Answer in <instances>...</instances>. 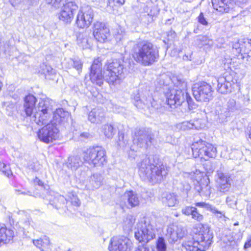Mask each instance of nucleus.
<instances>
[{"instance_id": "0e129e2a", "label": "nucleus", "mask_w": 251, "mask_h": 251, "mask_svg": "<svg viewBox=\"0 0 251 251\" xmlns=\"http://www.w3.org/2000/svg\"><path fill=\"white\" fill-rule=\"evenodd\" d=\"M202 39H202L203 40H206L207 39V37H203Z\"/></svg>"}, {"instance_id": "2f4dec72", "label": "nucleus", "mask_w": 251, "mask_h": 251, "mask_svg": "<svg viewBox=\"0 0 251 251\" xmlns=\"http://www.w3.org/2000/svg\"><path fill=\"white\" fill-rule=\"evenodd\" d=\"M101 130L105 137L108 139H112L116 132V130L114 126L108 124L103 125L101 126Z\"/></svg>"}, {"instance_id": "680f3d73", "label": "nucleus", "mask_w": 251, "mask_h": 251, "mask_svg": "<svg viewBox=\"0 0 251 251\" xmlns=\"http://www.w3.org/2000/svg\"><path fill=\"white\" fill-rule=\"evenodd\" d=\"M205 205H206V204L204 202H198L196 203V205L197 206H204Z\"/></svg>"}, {"instance_id": "c756f323", "label": "nucleus", "mask_w": 251, "mask_h": 251, "mask_svg": "<svg viewBox=\"0 0 251 251\" xmlns=\"http://www.w3.org/2000/svg\"><path fill=\"white\" fill-rule=\"evenodd\" d=\"M35 246L42 251H47L50 247V241L49 237L44 236L37 240H33Z\"/></svg>"}, {"instance_id": "a18cd8bd", "label": "nucleus", "mask_w": 251, "mask_h": 251, "mask_svg": "<svg viewBox=\"0 0 251 251\" xmlns=\"http://www.w3.org/2000/svg\"><path fill=\"white\" fill-rule=\"evenodd\" d=\"M207 207L212 212L215 214H217V216L220 218H222L223 216H224V213L223 212L219 211L215 207L211 205H207Z\"/></svg>"}, {"instance_id": "3c124183", "label": "nucleus", "mask_w": 251, "mask_h": 251, "mask_svg": "<svg viewBox=\"0 0 251 251\" xmlns=\"http://www.w3.org/2000/svg\"><path fill=\"white\" fill-rule=\"evenodd\" d=\"M134 251H153L146 246H139Z\"/></svg>"}, {"instance_id": "79ce46f5", "label": "nucleus", "mask_w": 251, "mask_h": 251, "mask_svg": "<svg viewBox=\"0 0 251 251\" xmlns=\"http://www.w3.org/2000/svg\"><path fill=\"white\" fill-rule=\"evenodd\" d=\"M125 0H109L108 6L111 7H119L125 3Z\"/></svg>"}, {"instance_id": "dca6fc26", "label": "nucleus", "mask_w": 251, "mask_h": 251, "mask_svg": "<svg viewBox=\"0 0 251 251\" xmlns=\"http://www.w3.org/2000/svg\"><path fill=\"white\" fill-rule=\"evenodd\" d=\"M62 5L59 18L66 24H70L74 18L75 13L78 9V6L73 1L65 2Z\"/></svg>"}, {"instance_id": "393cba45", "label": "nucleus", "mask_w": 251, "mask_h": 251, "mask_svg": "<svg viewBox=\"0 0 251 251\" xmlns=\"http://www.w3.org/2000/svg\"><path fill=\"white\" fill-rule=\"evenodd\" d=\"M14 236V231L10 228H0V244L8 243L12 240Z\"/></svg>"}, {"instance_id": "e2e57ef3", "label": "nucleus", "mask_w": 251, "mask_h": 251, "mask_svg": "<svg viewBox=\"0 0 251 251\" xmlns=\"http://www.w3.org/2000/svg\"><path fill=\"white\" fill-rule=\"evenodd\" d=\"M183 1H185V2H191V0H182Z\"/></svg>"}, {"instance_id": "f3484780", "label": "nucleus", "mask_w": 251, "mask_h": 251, "mask_svg": "<svg viewBox=\"0 0 251 251\" xmlns=\"http://www.w3.org/2000/svg\"><path fill=\"white\" fill-rule=\"evenodd\" d=\"M93 35L97 41L104 43L110 35L109 29L104 23L97 22L93 26Z\"/></svg>"}, {"instance_id": "2eb2a0df", "label": "nucleus", "mask_w": 251, "mask_h": 251, "mask_svg": "<svg viewBox=\"0 0 251 251\" xmlns=\"http://www.w3.org/2000/svg\"><path fill=\"white\" fill-rule=\"evenodd\" d=\"M237 109L236 101L233 99H229L227 103L222 106H219L216 109L220 122L224 123L227 121V118Z\"/></svg>"}, {"instance_id": "6e6d98bb", "label": "nucleus", "mask_w": 251, "mask_h": 251, "mask_svg": "<svg viewBox=\"0 0 251 251\" xmlns=\"http://www.w3.org/2000/svg\"><path fill=\"white\" fill-rule=\"evenodd\" d=\"M6 46L7 45L4 44V41L0 38V52L1 51H5Z\"/></svg>"}, {"instance_id": "6e6552de", "label": "nucleus", "mask_w": 251, "mask_h": 251, "mask_svg": "<svg viewBox=\"0 0 251 251\" xmlns=\"http://www.w3.org/2000/svg\"><path fill=\"white\" fill-rule=\"evenodd\" d=\"M83 160L93 167H100L107 162L105 150L101 147L89 148L83 152Z\"/></svg>"}, {"instance_id": "473e14b6", "label": "nucleus", "mask_w": 251, "mask_h": 251, "mask_svg": "<svg viewBox=\"0 0 251 251\" xmlns=\"http://www.w3.org/2000/svg\"><path fill=\"white\" fill-rule=\"evenodd\" d=\"M144 11L148 15L152 17L156 16L159 13L157 7L151 0L147 2L146 6L144 8Z\"/></svg>"}, {"instance_id": "39448f33", "label": "nucleus", "mask_w": 251, "mask_h": 251, "mask_svg": "<svg viewBox=\"0 0 251 251\" xmlns=\"http://www.w3.org/2000/svg\"><path fill=\"white\" fill-rule=\"evenodd\" d=\"M174 86L166 94L168 104L170 107H176L185 101L187 84L185 80L179 76L174 77Z\"/></svg>"}, {"instance_id": "69168bd1", "label": "nucleus", "mask_w": 251, "mask_h": 251, "mask_svg": "<svg viewBox=\"0 0 251 251\" xmlns=\"http://www.w3.org/2000/svg\"><path fill=\"white\" fill-rule=\"evenodd\" d=\"M249 138L251 140V133L249 134Z\"/></svg>"}, {"instance_id": "338daca9", "label": "nucleus", "mask_w": 251, "mask_h": 251, "mask_svg": "<svg viewBox=\"0 0 251 251\" xmlns=\"http://www.w3.org/2000/svg\"><path fill=\"white\" fill-rule=\"evenodd\" d=\"M238 225V223H235L234 224V225Z\"/></svg>"}, {"instance_id": "864d4df0", "label": "nucleus", "mask_w": 251, "mask_h": 251, "mask_svg": "<svg viewBox=\"0 0 251 251\" xmlns=\"http://www.w3.org/2000/svg\"><path fill=\"white\" fill-rule=\"evenodd\" d=\"M115 40H116L117 42L120 43L121 42H122V40L124 38V35L122 34H120V33H118L115 35Z\"/></svg>"}, {"instance_id": "5701e85b", "label": "nucleus", "mask_w": 251, "mask_h": 251, "mask_svg": "<svg viewBox=\"0 0 251 251\" xmlns=\"http://www.w3.org/2000/svg\"><path fill=\"white\" fill-rule=\"evenodd\" d=\"M103 177L100 174L95 173L91 175L86 184L87 189L94 190L99 189L103 184Z\"/></svg>"}, {"instance_id": "9b49d317", "label": "nucleus", "mask_w": 251, "mask_h": 251, "mask_svg": "<svg viewBox=\"0 0 251 251\" xmlns=\"http://www.w3.org/2000/svg\"><path fill=\"white\" fill-rule=\"evenodd\" d=\"M212 88L205 82L195 84L192 87L193 95L197 101H208L212 97Z\"/></svg>"}, {"instance_id": "de8ad7c7", "label": "nucleus", "mask_w": 251, "mask_h": 251, "mask_svg": "<svg viewBox=\"0 0 251 251\" xmlns=\"http://www.w3.org/2000/svg\"><path fill=\"white\" fill-rule=\"evenodd\" d=\"M198 20L199 23L203 25H207L208 24V23L207 21L206 18L204 16L202 12H201L199 16L198 17Z\"/></svg>"}, {"instance_id": "412c9836", "label": "nucleus", "mask_w": 251, "mask_h": 251, "mask_svg": "<svg viewBox=\"0 0 251 251\" xmlns=\"http://www.w3.org/2000/svg\"><path fill=\"white\" fill-rule=\"evenodd\" d=\"M122 199L125 205L129 208L138 206L141 201V198L133 191L126 192Z\"/></svg>"}, {"instance_id": "e433bc0d", "label": "nucleus", "mask_w": 251, "mask_h": 251, "mask_svg": "<svg viewBox=\"0 0 251 251\" xmlns=\"http://www.w3.org/2000/svg\"><path fill=\"white\" fill-rule=\"evenodd\" d=\"M44 1L54 8L58 9L66 2V0H44Z\"/></svg>"}, {"instance_id": "f257e3e1", "label": "nucleus", "mask_w": 251, "mask_h": 251, "mask_svg": "<svg viewBox=\"0 0 251 251\" xmlns=\"http://www.w3.org/2000/svg\"><path fill=\"white\" fill-rule=\"evenodd\" d=\"M102 73L101 63L95 59L91 67L90 78L93 83L100 86L104 79L110 85L119 84L125 77L124 61L114 59L108 61L104 67Z\"/></svg>"}, {"instance_id": "423d86ee", "label": "nucleus", "mask_w": 251, "mask_h": 251, "mask_svg": "<svg viewBox=\"0 0 251 251\" xmlns=\"http://www.w3.org/2000/svg\"><path fill=\"white\" fill-rule=\"evenodd\" d=\"M212 238V233L206 228L195 234L193 240L185 241L182 247L186 251H205L211 245Z\"/></svg>"}, {"instance_id": "603ef678", "label": "nucleus", "mask_w": 251, "mask_h": 251, "mask_svg": "<svg viewBox=\"0 0 251 251\" xmlns=\"http://www.w3.org/2000/svg\"><path fill=\"white\" fill-rule=\"evenodd\" d=\"M251 247V236L247 238V241H246V242L244 244V248L245 250H247L249 248H250Z\"/></svg>"}, {"instance_id": "ddd939ff", "label": "nucleus", "mask_w": 251, "mask_h": 251, "mask_svg": "<svg viewBox=\"0 0 251 251\" xmlns=\"http://www.w3.org/2000/svg\"><path fill=\"white\" fill-rule=\"evenodd\" d=\"M153 135L145 129H138L135 132L134 144L141 148L147 149L151 144Z\"/></svg>"}, {"instance_id": "aec40b11", "label": "nucleus", "mask_w": 251, "mask_h": 251, "mask_svg": "<svg viewBox=\"0 0 251 251\" xmlns=\"http://www.w3.org/2000/svg\"><path fill=\"white\" fill-rule=\"evenodd\" d=\"M230 77H219L217 79V91L221 94H227L232 92L235 83L230 80Z\"/></svg>"}, {"instance_id": "f03ea898", "label": "nucleus", "mask_w": 251, "mask_h": 251, "mask_svg": "<svg viewBox=\"0 0 251 251\" xmlns=\"http://www.w3.org/2000/svg\"><path fill=\"white\" fill-rule=\"evenodd\" d=\"M36 98L28 95L25 99L24 108L27 116L39 126L50 122L52 113L51 102L49 99L41 100L35 106Z\"/></svg>"}, {"instance_id": "c9c22d12", "label": "nucleus", "mask_w": 251, "mask_h": 251, "mask_svg": "<svg viewBox=\"0 0 251 251\" xmlns=\"http://www.w3.org/2000/svg\"><path fill=\"white\" fill-rule=\"evenodd\" d=\"M135 223V219L131 215L127 216L124 221L123 228L125 230L129 231L131 230L133 225Z\"/></svg>"}, {"instance_id": "5fc2aeb1", "label": "nucleus", "mask_w": 251, "mask_h": 251, "mask_svg": "<svg viewBox=\"0 0 251 251\" xmlns=\"http://www.w3.org/2000/svg\"><path fill=\"white\" fill-rule=\"evenodd\" d=\"M246 210L247 216L251 222V203H249L247 205Z\"/></svg>"}, {"instance_id": "7c9ffc66", "label": "nucleus", "mask_w": 251, "mask_h": 251, "mask_svg": "<svg viewBox=\"0 0 251 251\" xmlns=\"http://www.w3.org/2000/svg\"><path fill=\"white\" fill-rule=\"evenodd\" d=\"M163 202L169 207L175 206L178 203L177 196L174 193L166 194L163 197Z\"/></svg>"}, {"instance_id": "a19ab883", "label": "nucleus", "mask_w": 251, "mask_h": 251, "mask_svg": "<svg viewBox=\"0 0 251 251\" xmlns=\"http://www.w3.org/2000/svg\"><path fill=\"white\" fill-rule=\"evenodd\" d=\"M118 145L121 147H125L127 144V141L125 139L123 133L119 132Z\"/></svg>"}, {"instance_id": "0eeeda50", "label": "nucleus", "mask_w": 251, "mask_h": 251, "mask_svg": "<svg viewBox=\"0 0 251 251\" xmlns=\"http://www.w3.org/2000/svg\"><path fill=\"white\" fill-rule=\"evenodd\" d=\"M192 150L195 158L200 157L205 160L209 158H215L217 155L216 148L201 139L195 138L192 145Z\"/></svg>"}, {"instance_id": "c85d7f7f", "label": "nucleus", "mask_w": 251, "mask_h": 251, "mask_svg": "<svg viewBox=\"0 0 251 251\" xmlns=\"http://www.w3.org/2000/svg\"><path fill=\"white\" fill-rule=\"evenodd\" d=\"M65 66L69 69H75L77 73L80 74L82 71L83 62L79 58H70L66 62Z\"/></svg>"}, {"instance_id": "a878e982", "label": "nucleus", "mask_w": 251, "mask_h": 251, "mask_svg": "<svg viewBox=\"0 0 251 251\" xmlns=\"http://www.w3.org/2000/svg\"><path fill=\"white\" fill-rule=\"evenodd\" d=\"M83 162L78 155H72L68 157L66 162L67 167L73 170H76L82 165Z\"/></svg>"}, {"instance_id": "72a5a7b5", "label": "nucleus", "mask_w": 251, "mask_h": 251, "mask_svg": "<svg viewBox=\"0 0 251 251\" xmlns=\"http://www.w3.org/2000/svg\"><path fill=\"white\" fill-rule=\"evenodd\" d=\"M195 189L201 196L209 197L211 193V187L208 184H199Z\"/></svg>"}, {"instance_id": "4d7b16f0", "label": "nucleus", "mask_w": 251, "mask_h": 251, "mask_svg": "<svg viewBox=\"0 0 251 251\" xmlns=\"http://www.w3.org/2000/svg\"><path fill=\"white\" fill-rule=\"evenodd\" d=\"M47 68V72H44L46 76H47L48 75H50L54 73V71L53 70L52 68H51L50 66H46Z\"/></svg>"}, {"instance_id": "f8f14e48", "label": "nucleus", "mask_w": 251, "mask_h": 251, "mask_svg": "<svg viewBox=\"0 0 251 251\" xmlns=\"http://www.w3.org/2000/svg\"><path fill=\"white\" fill-rule=\"evenodd\" d=\"M94 13L92 8L87 5L81 7L76 17L75 24L80 28L88 27L92 23Z\"/></svg>"}, {"instance_id": "b1692460", "label": "nucleus", "mask_w": 251, "mask_h": 251, "mask_svg": "<svg viewBox=\"0 0 251 251\" xmlns=\"http://www.w3.org/2000/svg\"><path fill=\"white\" fill-rule=\"evenodd\" d=\"M105 117L104 110L100 107L93 108L88 114V119L93 124H100Z\"/></svg>"}, {"instance_id": "4be33fe9", "label": "nucleus", "mask_w": 251, "mask_h": 251, "mask_svg": "<svg viewBox=\"0 0 251 251\" xmlns=\"http://www.w3.org/2000/svg\"><path fill=\"white\" fill-rule=\"evenodd\" d=\"M70 113L64 109L59 108L57 109L53 114V120L51 122L57 126V124H64L67 123L69 118Z\"/></svg>"}, {"instance_id": "7ed1b4c3", "label": "nucleus", "mask_w": 251, "mask_h": 251, "mask_svg": "<svg viewBox=\"0 0 251 251\" xmlns=\"http://www.w3.org/2000/svg\"><path fill=\"white\" fill-rule=\"evenodd\" d=\"M131 53L134 60L144 66L152 65L159 57V51L156 47L147 40L141 41L134 44Z\"/></svg>"}, {"instance_id": "49530a36", "label": "nucleus", "mask_w": 251, "mask_h": 251, "mask_svg": "<svg viewBox=\"0 0 251 251\" xmlns=\"http://www.w3.org/2000/svg\"><path fill=\"white\" fill-rule=\"evenodd\" d=\"M92 135L88 132H82L78 137V139L81 141H85L86 140L92 138Z\"/></svg>"}, {"instance_id": "6ab92c4d", "label": "nucleus", "mask_w": 251, "mask_h": 251, "mask_svg": "<svg viewBox=\"0 0 251 251\" xmlns=\"http://www.w3.org/2000/svg\"><path fill=\"white\" fill-rule=\"evenodd\" d=\"M186 234V229L181 226H173L167 228L166 236L170 243H174Z\"/></svg>"}, {"instance_id": "20e7f679", "label": "nucleus", "mask_w": 251, "mask_h": 251, "mask_svg": "<svg viewBox=\"0 0 251 251\" xmlns=\"http://www.w3.org/2000/svg\"><path fill=\"white\" fill-rule=\"evenodd\" d=\"M138 166L140 176L153 183L160 182L167 174L165 166L157 158L146 157Z\"/></svg>"}, {"instance_id": "bf43d9fd", "label": "nucleus", "mask_w": 251, "mask_h": 251, "mask_svg": "<svg viewBox=\"0 0 251 251\" xmlns=\"http://www.w3.org/2000/svg\"><path fill=\"white\" fill-rule=\"evenodd\" d=\"M191 189V186L188 183H186L184 185L183 190L185 192L189 191Z\"/></svg>"}, {"instance_id": "cd10ccee", "label": "nucleus", "mask_w": 251, "mask_h": 251, "mask_svg": "<svg viewBox=\"0 0 251 251\" xmlns=\"http://www.w3.org/2000/svg\"><path fill=\"white\" fill-rule=\"evenodd\" d=\"M89 33L87 31L79 33L77 36V44L83 49H88L91 47L88 39Z\"/></svg>"}, {"instance_id": "9d476101", "label": "nucleus", "mask_w": 251, "mask_h": 251, "mask_svg": "<svg viewBox=\"0 0 251 251\" xmlns=\"http://www.w3.org/2000/svg\"><path fill=\"white\" fill-rule=\"evenodd\" d=\"M43 126H44L39 130L37 133L40 141L50 143L56 140L59 131L57 126L51 121Z\"/></svg>"}, {"instance_id": "f704fd0d", "label": "nucleus", "mask_w": 251, "mask_h": 251, "mask_svg": "<svg viewBox=\"0 0 251 251\" xmlns=\"http://www.w3.org/2000/svg\"><path fill=\"white\" fill-rule=\"evenodd\" d=\"M143 104L147 106L148 108L150 107L158 108V106L152 97L149 95L148 93V96L143 95L141 97V104Z\"/></svg>"}, {"instance_id": "4468645a", "label": "nucleus", "mask_w": 251, "mask_h": 251, "mask_svg": "<svg viewBox=\"0 0 251 251\" xmlns=\"http://www.w3.org/2000/svg\"><path fill=\"white\" fill-rule=\"evenodd\" d=\"M132 243L127 237L122 236L113 237L108 247L110 251H130Z\"/></svg>"}, {"instance_id": "c03bdc74", "label": "nucleus", "mask_w": 251, "mask_h": 251, "mask_svg": "<svg viewBox=\"0 0 251 251\" xmlns=\"http://www.w3.org/2000/svg\"><path fill=\"white\" fill-rule=\"evenodd\" d=\"M195 210V207L193 206H185L182 208L181 212L182 214L189 216L192 215L193 211Z\"/></svg>"}, {"instance_id": "052dcab7", "label": "nucleus", "mask_w": 251, "mask_h": 251, "mask_svg": "<svg viewBox=\"0 0 251 251\" xmlns=\"http://www.w3.org/2000/svg\"><path fill=\"white\" fill-rule=\"evenodd\" d=\"M233 199H234V198L233 197H228L226 198V201L227 202H229L230 201H233V203L235 204L236 203V201H234Z\"/></svg>"}, {"instance_id": "13d9d810", "label": "nucleus", "mask_w": 251, "mask_h": 251, "mask_svg": "<svg viewBox=\"0 0 251 251\" xmlns=\"http://www.w3.org/2000/svg\"><path fill=\"white\" fill-rule=\"evenodd\" d=\"M34 182L36 184H38L39 186L44 187L43 182L40 180L38 178L36 177L34 180Z\"/></svg>"}, {"instance_id": "58836bf2", "label": "nucleus", "mask_w": 251, "mask_h": 251, "mask_svg": "<svg viewBox=\"0 0 251 251\" xmlns=\"http://www.w3.org/2000/svg\"><path fill=\"white\" fill-rule=\"evenodd\" d=\"M156 248L157 251H166V245L165 240L163 237H159L157 240L156 243Z\"/></svg>"}, {"instance_id": "a211bd4d", "label": "nucleus", "mask_w": 251, "mask_h": 251, "mask_svg": "<svg viewBox=\"0 0 251 251\" xmlns=\"http://www.w3.org/2000/svg\"><path fill=\"white\" fill-rule=\"evenodd\" d=\"M217 178L216 179V187L217 191L221 193L227 192L230 187V176L220 171H217Z\"/></svg>"}, {"instance_id": "37998d69", "label": "nucleus", "mask_w": 251, "mask_h": 251, "mask_svg": "<svg viewBox=\"0 0 251 251\" xmlns=\"http://www.w3.org/2000/svg\"><path fill=\"white\" fill-rule=\"evenodd\" d=\"M191 216L193 219L196 220L198 222L202 221L203 219V215L199 213L196 207L195 210L193 211Z\"/></svg>"}, {"instance_id": "4c0bfd02", "label": "nucleus", "mask_w": 251, "mask_h": 251, "mask_svg": "<svg viewBox=\"0 0 251 251\" xmlns=\"http://www.w3.org/2000/svg\"><path fill=\"white\" fill-rule=\"evenodd\" d=\"M131 99L134 100V104L136 107H141V97L138 91L133 93L131 96Z\"/></svg>"}, {"instance_id": "09e8293b", "label": "nucleus", "mask_w": 251, "mask_h": 251, "mask_svg": "<svg viewBox=\"0 0 251 251\" xmlns=\"http://www.w3.org/2000/svg\"><path fill=\"white\" fill-rule=\"evenodd\" d=\"M185 100H186L187 103L188 104L189 108L194 109L195 108L196 105L194 104V102H193V99L192 98L188 95V93L186 94V97L185 99Z\"/></svg>"}, {"instance_id": "8fccbe9b", "label": "nucleus", "mask_w": 251, "mask_h": 251, "mask_svg": "<svg viewBox=\"0 0 251 251\" xmlns=\"http://www.w3.org/2000/svg\"><path fill=\"white\" fill-rule=\"evenodd\" d=\"M71 203L72 204L77 206H79L80 204V202L79 199L77 197L74 196H73V198H72Z\"/></svg>"}, {"instance_id": "bb28decb", "label": "nucleus", "mask_w": 251, "mask_h": 251, "mask_svg": "<svg viewBox=\"0 0 251 251\" xmlns=\"http://www.w3.org/2000/svg\"><path fill=\"white\" fill-rule=\"evenodd\" d=\"M67 200L65 198L58 194H56L53 200L50 199V204L57 209L66 207Z\"/></svg>"}, {"instance_id": "ea45409f", "label": "nucleus", "mask_w": 251, "mask_h": 251, "mask_svg": "<svg viewBox=\"0 0 251 251\" xmlns=\"http://www.w3.org/2000/svg\"><path fill=\"white\" fill-rule=\"evenodd\" d=\"M197 121L195 122H185L182 123V126L184 129H198L196 126Z\"/></svg>"}, {"instance_id": "1a4fd4ad", "label": "nucleus", "mask_w": 251, "mask_h": 251, "mask_svg": "<svg viewBox=\"0 0 251 251\" xmlns=\"http://www.w3.org/2000/svg\"><path fill=\"white\" fill-rule=\"evenodd\" d=\"M134 234L136 239L140 242L147 243L155 237V229L149 220L144 219L137 224Z\"/></svg>"}]
</instances>
